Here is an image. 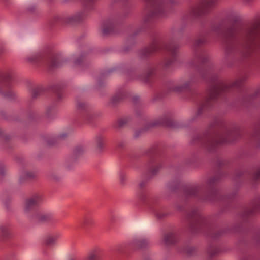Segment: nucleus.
<instances>
[{
	"mask_svg": "<svg viewBox=\"0 0 260 260\" xmlns=\"http://www.w3.org/2000/svg\"><path fill=\"white\" fill-rule=\"evenodd\" d=\"M41 198L38 196H34L27 200L24 207L25 212L27 213L30 210L32 209L41 202Z\"/></svg>",
	"mask_w": 260,
	"mask_h": 260,
	"instance_id": "obj_1",
	"label": "nucleus"
},
{
	"mask_svg": "<svg viewBox=\"0 0 260 260\" xmlns=\"http://www.w3.org/2000/svg\"><path fill=\"white\" fill-rule=\"evenodd\" d=\"M101 249L95 248L91 250L87 257V260H100L101 257Z\"/></svg>",
	"mask_w": 260,
	"mask_h": 260,
	"instance_id": "obj_2",
	"label": "nucleus"
},
{
	"mask_svg": "<svg viewBox=\"0 0 260 260\" xmlns=\"http://www.w3.org/2000/svg\"><path fill=\"white\" fill-rule=\"evenodd\" d=\"M61 234L59 233H55L54 234L48 236L46 240L45 243L47 245H52L55 244L58 240L60 238Z\"/></svg>",
	"mask_w": 260,
	"mask_h": 260,
	"instance_id": "obj_3",
	"label": "nucleus"
},
{
	"mask_svg": "<svg viewBox=\"0 0 260 260\" xmlns=\"http://www.w3.org/2000/svg\"><path fill=\"white\" fill-rule=\"evenodd\" d=\"M162 168V165L161 164L157 165L153 167L149 171V174L151 175H155L158 174L161 168Z\"/></svg>",
	"mask_w": 260,
	"mask_h": 260,
	"instance_id": "obj_4",
	"label": "nucleus"
},
{
	"mask_svg": "<svg viewBox=\"0 0 260 260\" xmlns=\"http://www.w3.org/2000/svg\"><path fill=\"white\" fill-rule=\"evenodd\" d=\"M38 221L41 222L48 221L52 219V216L48 214L38 215L37 216Z\"/></svg>",
	"mask_w": 260,
	"mask_h": 260,
	"instance_id": "obj_5",
	"label": "nucleus"
},
{
	"mask_svg": "<svg viewBox=\"0 0 260 260\" xmlns=\"http://www.w3.org/2000/svg\"><path fill=\"white\" fill-rule=\"evenodd\" d=\"M0 232L3 236H6L9 234V230L4 226L0 227Z\"/></svg>",
	"mask_w": 260,
	"mask_h": 260,
	"instance_id": "obj_6",
	"label": "nucleus"
},
{
	"mask_svg": "<svg viewBox=\"0 0 260 260\" xmlns=\"http://www.w3.org/2000/svg\"><path fill=\"white\" fill-rule=\"evenodd\" d=\"M94 223L93 221L90 218H86L84 221V224L85 225L88 226L90 225H92Z\"/></svg>",
	"mask_w": 260,
	"mask_h": 260,
	"instance_id": "obj_7",
	"label": "nucleus"
},
{
	"mask_svg": "<svg viewBox=\"0 0 260 260\" xmlns=\"http://www.w3.org/2000/svg\"><path fill=\"white\" fill-rule=\"evenodd\" d=\"M119 177L122 179L126 177V174L124 172H122V171H120L119 172Z\"/></svg>",
	"mask_w": 260,
	"mask_h": 260,
	"instance_id": "obj_8",
	"label": "nucleus"
},
{
	"mask_svg": "<svg viewBox=\"0 0 260 260\" xmlns=\"http://www.w3.org/2000/svg\"><path fill=\"white\" fill-rule=\"evenodd\" d=\"M171 237V235H166L165 237V242L166 244H168L170 242H169V238Z\"/></svg>",
	"mask_w": 260,
	"mask_h": 260,
	"instance_id": "obj_9",
	"label": "nucleus"
},
{
	"mask_svg": "<svg viewBox=\"0 0 260 260\" xmlns=\"http://www.w3.org/2000/svg\"><path fill=\"white\" fill-rule=\"evenodd\" d=\"M26 175H27V176H26L27 177H30V178L34 177V175L31 173H26Z\"/></svg>",
	"mask_w": 260,
	"mask_h": 260,
	"instance_id": "obj_10",
	"label": "nucleus"
},
{
	"mask_svg": "<svg viewBox=\"0 0 260 260\" xmlns=\"http://www.w3.org/2000/svg\"><path fill=\"white\" fill-rule=\"evenodd\" d=\"M120 184L122 185H123L125 184L124 180H121L120 182Z\"/></svg>",
	"mask_w": 260,
	"mask_h": 260,
	"instance_id": "obj_11",
	"label": "nucleus"
},
{
	"mask_svg": "<svg viewBox=\"0 0 260 260\" xmlns=\"http://www.w3.org/2000/svg\"><path fill=\"white\" fill-rule=\"evenodd\" d=\"M98 147L100 149H101L102 148V144H101V143H99V144H98Z\"/></svg>",
	"mask_w": 260,
	"mask_h": 260,
	"instance_id": "obj_12",
	"label": "nucleus"
},
{
	"mask_svg": "<svg viewBox=\"0 0 260 260\" xmlns=\"http://www.w3.org/2000/svg\"><path fill=\"white\" fill-rule=\"evenodd\" d=\"M71 260H73V259H71Z\"/></svg>",
	"mask_w": 260,
	"mask_h": 260,
	"instance_id": "obj_13",
	"label": "nucleus"
}]
</instances>
